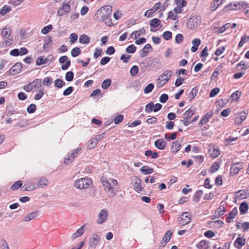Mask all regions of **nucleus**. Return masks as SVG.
<instances>
[{
	"label": "nucleus",
	"mask_w": 249,
	"mask_h": 249,
	"mask_svg": "<svg viewBox=\"0 0 249 249\" xmlns=\"http://www.w3.org/2000/svg\"><path fill=\"white\" fill-rule=\"evenodd\" d=\"M102 183L105 191L107 193L108 196L113 197L118 193V190L116 187L118 185V181L113 178H103Z\"/></svg>",
	"instance_id": "f257e3e1"
},
{
	"label": "nucleus",
	"mask_w": 249,
	"mask_h": 249,
	"mask_svg": "<svg viewBox=\"0 0 249 249\" xmlns=\"http://www.w3.org/2000/svg\"><path fill=\"white\" fill-rule=\"evenodd\" d=\"M173 74V71L169 70L165 71L163 74L160 75L158 79L157 82V86L159 87H161L164 84H165L169 79L171 78Z\"/></svg>",
	"instance_id": "f03ea898"
},
{
	"label": "nucleus",
	"mask_w": 249,
	"mask_h": 249,
	"mask_svg": "<svg viewBox=\"0 0 249 249\" xmlns=\"http://www.w3.org/2000/svg\"><path fill=\"white\" fill-rule=\"evenodd\" d=\"M91 183V181L89 178H84L76 180L74 185L76 188L83 189L88 188Z\"/></svg>",
	"instance_id": "7ed1b4c3"
},
{
	"label": "nucleus",
	"mask_w": 249,
	"mask_h": 249,
	"mask_svg": "<svg viewBox=\"0 0 249 249\" xmlns=\"http://www.w3.org/2000/svg\"><path fill=\"white\" fill-rule=\"evenodd\" d=\"M200 23V19L199 17H193L188 19L187 22V26L188 29L193 30L196 29Z\"/></svg>",
	"instance_id": "20e7f679"
},
{
	"label": "nucleus",
	"mask_w": 249,
	"mask_h": 249,
	"mask_svg": "<svg viewBox=\"0 0 249 249\" xmlns=\"http://www.w3.org/2000/svg\"><path fill=\"white\" fill-rule=\"evenodd\" d=\"M108 211L106 209H102L99 213L96 222L98 224H102L105 222L108 217Z\"/></svg>",
	"instance_id": "39448f33"
},
{
	"label": "nucleus",
	"mask_w": 249,
	"mask_h": 249,
	"mask_svg": "<svg viewBox=\"0 0 249 249\" xmlns=\"http://www.w3.org/2000/svg\"><path fill=\"white\" fill-rule=\"evenodd\" d=\"M41 86V80L36 79L32 82L30 83L28 85H25L23 87V89L27 92L31 91L33 89L37 86Z\"/></svg>",
	"instance_id": "423d86ee"
},
{
	"label": "nucleus",
	"mask_w": 249,
	"mask_h": 249,
	"mask_svg": "<svg viewBox=\"0 0 249 249\" xmlns=\"http://www.w3.org/2000/svg\"><path fill=\"white\" fill-rule=\"evenodd\" d=\"M131 183L134 189L137 192L142 191L143 188L142 185V180L138 177H135L131 180Z\"/></svg>",
	"instance_id": "0eeeda50"
},
{
	"label": "nucleus",
	"mask_w": 249,
	"mask_h": 249,
	"mask_svg": "<svg viewBox=\"0 0 249 249\" xmlns=\"http://www.w3.org/2000/svg\"><path fill=\"white\" fill-rule=\"evenodd\" d=\"M162 105L160 104L157 103L154 105L152 102H150L146 106L145 111L148 113L151 112L152 110L157 112L160 109Z\"/></svg>",
	"instance_id": "6e6552de"
},
{
	"label": "nucleus",
	"mask_w": 249,
	"mask_h": 249,
	"mask_svg": "<svg viewBox=\"0 0 249 249\" xmlns=\"http://www.w3.org/2000/svg\"><path fill=\"white\" fill-rule=\"evenodd\" d=\"M180 218L179 224L182 225H185L190 222L191 214L189 213H183Z\"/></svg>",
	"instance_id": "1a4fd4ad"
},
{
	"label": "nucleus",
	"mask_w": 249,
	"mask_h": 249,
	"mask_svg": "<svg viewBox=\"0 0 249 249\" xmlns=\"http://www.w3.org/2000/svg\"><path fill=\"white\" fill-rule=\"evenodd\" d=\"M243 168V163L237 162L233 164L231 167V173L233 175L237 174Z\"/></svg>",
	"instance_id": "9d476101"
},
{
	"label": "nucleus",
	"mask_w": 249,
	"mask_h": 249,
	"mask_svg": "<svg viewBox=\"0 0 249 249\" xmlns=\"http://www.w3.org/2000/svg\"><path fill=\"white\" fill-rule=\"evenodd\" d=\"M100 239L97 234H94L89 240V246L91 248H95L100 242Z\"/></svg>",
	"instance_id": "9b49d317"
},
{
	"label": "nucleus",
	"mask_w": 249,
	"mask_h": 249,
	"mask_svg": "<svg viewBox=\"0 0 249 249\" xmlns=\"http://www.w3.org/2000/svg\"><path fill=\"white\" fill-rule=\"evenodd\" d=\"M71 11V6L68 4H63V5L58 10L57 14L60 16H62Z\"/></svg>",
	"instance_id": "f8f14e48"
},
{
	"label": "nucleus",
	"mask_w": 249,
	"mask_h": 249,
	"mask_svg": "<svg viewBox=\"0 0 249 249\" xmlns=\"http://www.w3.org/2000/svg\"><path fill=\"white\" fill-rule=\"evenodd\" d=\"M22 65L20 63H16L10 69V72L12 75L18 74L21 70Z\"/></svg>",
	"instance_id": "ddd939ff"
},
{
	"label": "nucleus",
	"mask_w": 249,
	"mask_h": 249,
	"mask_svg": "<svg viewBox=\"0 0 249 249\" xmlns=\"http://www.w3.org/2000/svg\"><path fill=\"white\" fill-rule=\"evenodd\" d=\"M238 213V210L235 208L232 210L229 213V215L226 217V221L228 223L231 222L232 220L235 218Z\"/></svg>",
	"instance_id": "4468645a"
},
{
	"label": "nucleus",
	"mask_w": 249,
	"mask_h": 249,
	"mask_svg": "<svg viewBox=\"0 0 249 249\" xmlns=\"http://www.w3.org/2000/svg\"><path fill=\"white\" fill-rule=\"evenodd\" d=\"M236 227L238 229L242 230L243 232H246L249 229V222H237Z\"/></svg>",
	"instance_id": "2eb2a0df"
},
{
	"label": "nucleus",
	"mask_w": 249,
	"mask_h": 249,
	"mask_svg": "<svg viewBox=\"0 0 249 249\" xmlns=\"http://www.w3.org/2000/svg\"><path fill=\"white\" fill-rule=\"evenodd\" d=\"M50 56H48L47 57L44 58V56H39L37 58L36 62V65L37 66H40L42 64H45L47 63L48 61L51 60V59L52 58V56H51V59H50Z\"/></svg>",
	"instance_id": "dca6fc26"
},
{
	"label": "nucleus",
	"mask_w": 249,
	"mask_h": 249,
	"mask_svg": "<svg viewBox=\"0 0 249 249\" xmlns=\"http://www.w3.org/2000/svg\"><path fill=\"white\" fill-rule=\"evenodd\" d=\"M209 153L212 158H215L220 155V152L218 147L213 146L209 149Z\"/></svg>",
	"instance_id": "f3484780"
},
{
	"label": "nucleus",
	"mask_w": 249,
	"mask_h": 249,
	"mask_svg": "<svg viewBox=\"0 0 249 249\" xmlns=\"http://www.w3.org/2000/svg\"><path fill=\"white\" fill-rule=\"evenodd\" d=\"M155 146L160 150H163L165 148V142L163 139H159L155 141Z\"/></svg>",
	"instance_id": "a211bd4d"
},
{
	"label": "nucleus",
	"mask_w": 249,
	"mask_h": 249,
	"mask_svg": "<svg viewBox=\"0 0 249 249\" xmlns=\"http://www.w3.org/2000/svg\"><path fill=\"white\" fill-rule=\"evenodd\" d=\"M181 142L179 141H176L173 142L171 147L172 152L176 153L180 150Z\"/></svg>",
	"instance_id": "6ab92c4d"
},
{
	"label": "nucleus",
	"mask_w": 249,
	"mask_h": 249,
	"mask_svg": "<svg viewBox=\"0 0 249 249\" xmlns=\"http://www.w3.org/2000/svg\"><path fill=\"white\" fill-rule=\"evenodd\" d=\"M75 158V152H72L71 154H68L65 158L64 162L66 164L69 165L72 162Z\"/></svg>",
	"instance_id": "aec40b11"
},
{
	"label": "nucleus",
	"mask_w": 249,
	"mask_h": 249,
	"mask_svg": "<svg viewBox=\"0 0 249 249\" xmlns=\"http://www.w3.org/2000/svg\"><path fill=\"white\" fill-rule=\"evenodd\" d=\"M150 25L151 27L154 28L162 27V25L160 23V20L158 18L152 19L150 22Z\"/></svg>",
	"instance_id": "412c9836"
},
{
	"label": "nucleus",
	"mask_w": 249,
	"mask_h": 249,
	"mask_svg": "<svg viewBox=\"0 0 249 249\" xmlns=\"http://www.w3.org/2000/svg\"><path fill=\"white\" fill-rule=\"evenodd\" d=\"M249 209V206L247 203L242 202L239 206V211L241 214H246Z\"/></svg>",
	"instance_id": "4be33fe9"
},
{
	"label": "nucleus",
	"mask_w": 249,
	"mask_h": 249,
	"mask_svg": "<svg viewBox=\"0 0 249 249\" xmlns=\"http://www.w3.org/2000/svg\"><path fill=\"white\" fill-rule=\"evenodd\" d=\"M38 215L37 212H33L31 213H29L27 216H25L23 218V221L25 222H27L30 220H31L36 217H37Z\"/></svg>",
	"instance_id": "5701e85b"
},
{
	"label": "nucleus",
	"mask_w": 249,
	"mask_h": 249,
	"mask_svg": "<svg viewBox=\"0 0 249 249\" xmlns=\"http://www.w3.org/2000/svg\"><path fill=\"white\" fill-rule=\"evenodd\" d=\"M89 37L85 34H83L80 36L79 42L81 44H87L89 42Z\"/></svg>",
	"instance_id": "b1692460"
},
{
	"label": "nucleus",
	"mask_w": 249,
	"mask_h": 249,
	"mask_svg": "<svg viewBox=\"0 0 249 249\" xmlns=\"http://www.w3.org/2000/svg\"><path fill=\"white\" fill-rule=\"evenodd\" d=\"M198 249H210L208 244L205 240H202L198 242L196 245Z\"/></svg>",
	"instance_id": "393cba45"
},
{
	"label": "nucleus",
	"mask_w": 249,
	"mask_h": 249,
	"mask_svg": "<svg viewBox=\"0 0 249 249\" xmlns=\"http://www.w3.org/2000/svg\"><path fill=\"white\" fill-rule=\"evenodd\" d=\"M38 186L39 188H44L48 184V180L45 178H41L38 181Z\"/></svg>",
	"instance_id": "a878e982"
},
{
	"label": "nucleus",
	"mask_w": 249,
	"mask_h": 249,
	"mask_svg": "<svg viewBox=\"0 0 249 249\" xmlns=\"http://www.w3.org/2000/svg\"><path fill=\"white\" fill-rule=\"evenodd\" d=\"M151 49L152 47L149 44H146L142 50V54H141V56L142 57L146 56L147 54L149 53V50Z\"/></svg>",
	"instance_id": "bb28decb"
},
{
	"label": "nucleus",
	"mask_w": 249,
	"mask_h": 249,
	"mask_svg": "<svg viewBox=\"0 0 249 249\" xmlns=\"http://www.w3.org/2000/svg\"><path fill=\"white\" fill-rule=\"evenodd\" d=\"M194 110L191 107L186 110L183 114L184 118L185 119H189L194 114Z\"/></svg>",
	"instance_id": "cd10ccee"
},
{
	"label": "nucleus",
	"mask_w": 249,
	"mask_h": 249,
	"mask_svg": "<svg viewBox=\"0 0 249 249\" xmlns=\"http://www.w3.org/2000/svg\"><path fill=\"white\" fill-rule=\"evenodd\" d=\"M203 191L202 190H198L196 191L194 196V200L195 202L197 203L199 201L200 198L203 195Z\"/></svg>",
	"instance_id": "c85d7f7f"
},
{
	"label": "nucleus",
	"mask_w": 249,
	"mask_h": 249,
	"mask_svg": "<svg viewBox=\"0 0 249 249\" xmlns=\"http://www.w3.org/2000/svg\"><path fill=\"white\" fill-rule=\"evenodd\" d=\"M141 171L145 175L150 174L154 172V169L151 168H147L146 166H143L141 168Z\"/></svg>",
	"instance_id": "c756f323"
},
{
	"label": "nucleus",
	"mask_w": 249,
	"mask_h": 249,
	"mask_svg": "<svg viewBox=\"0 0 249 249\" xmlns=\"http://www.w3.org/2000/svg\"><path fill=\"white\" fill-rule=\"evenodd\" d=\"M97 144V142L95 140L94 138L91 139L89 141L87 144V147L89 149H92L95 147Z\"/></svg>",
	"instance_id": "7c9ffc66"
},
{
	"label": "nucleus",
	"mask_w": 249,
	"mask_h": 249,
	"mask_svg": "<svg viewBox=\"0 0 249 249\" xmlns=\"http://www.w3.org/2000/svg\"><path fill=\"white\" fill-rule=\"evenodd\" d=\"M249 41V36H248L247 35L243 36L238 44L239 47L241 48L243 47L244 44Z\"/></svg>",
	"instance_id": "2f4dec72"
},
{
	"label": "nucleus",
	"mask_w": 249,
	"mask_h": 249,
	"mask_svg": "<svg viewBox=\"0 0 249 249\" xmlns=\"http://www.w3.org/2000/svg\"><path fill=\"white\" fill-rule=\"evenodd\" d=\"M81 53V50L78 47H75L72 49L71 51V55L72 57H76Z\"/></svg>",
	"instance_id": "473e14b6"
},
{
	"label": "nucleus",
	"mask_w": 249,
	"mask_h": 249,
	"mask_svg": "<svg viewBox=\"0 0 249 249\" xmlns=\"http://www.w3.org/2000/svg\"><path fill=\"white\" fill-rule=\"evenodd\" d=\"M237 196L239 197L240 199H243L246 198L248 196V194L243 190H240L236 193Z\"/></svg>",
	"instance_id": "72a5a7b5"
},
{
	"label": "nucleus",
	"mask_w": 249,
	"mask_h": 249,
	"mask_svg": "<svg viewBox=\"0 0 249 249\" xmlns=\"http://www.w3.org/2000/svg\"><path fill=\"white\" fill-rule=\"evenodd\" d=\"M102 10L103 11V13L105 11V14L107 16H109L112 11V7L110 5H106L102 7Z\"/></svg>",
	"instance_id": "f704fd0d"
},
{
	"label": "nucleus",
	"mask_w": 249,
	"mask_h": 249,
	"mask_svg": "<svg viewBox=\"0 0 249 249\" xmlns=\"http://www.w3.org/2000/svg\"><path fill=\"white\" fill-rule=\"evenodd\" d=\"M213 114V111H210L207 113L206 114V115L203 117L202 119L203 121H204V122L206 123V124L209 121L210 119L212 117Z\"/></svg>",
	"instance_id": "c9c22d12"
},
{
	"label": "nucleus",
	"mask_w": 249,
	"mask_h": 249,
	"mask_svg": "<svg viewBox=\"0 0 249 249\" xmlns=\"http://www.w3.org/2000/svg\"><path fill=\"white\" fill-rule=\"evenodd\" d=\"M240 96L241 92L239 91H236L231 94V98L232 101H236Z\"/></svg>",
	"instance_id": "e433bc0d"
},
{
	"label": "nucleus",
	"mask_w": 249,
	"mask_h": 249,
	"mask_svg": "<svg viewBox=\"0 0 249 249\" xmlns=\"http://www.w3.org/2000/svg\"><path fill=\"white\" fill-rule=\"evenodd\" d=\"M22 185V182L20 180H18L15 182L11 187V189L12 190H15L18 189L19 187H21Z\"/></svg>",
	"instance_id": "4c0bfd02"
},
{
	"label": "nucleus",
	"mask_w": 249,
	"mask_h": 249,
	"mask_svg": "<svg viewBox=\"0 0 249 249\" xmlns=\"http://www.w3.org/2000/svg\"><path fill=\"white\" fill-rule=\"evenodd\" d=\"M111 80L110 79H107L105 80L102 85V88L103 89H107L111 85Z\"/></svg>",
	"instance_id": "58836bf2"
},
{
	"label": "nucleus",
	"mask_w": 249,
	"mask_h": 249,
	"mask_svg": "<svg viewBox=\"0 0 249 249\" xmlns=\"http://www.w3.org/2000/svg\"><path fill=\"white\" fill-rule=\"evenodd\" d=\"M65 83L62 80L57 79L54 81V85L56 87L61 88L64 85Z\"/></svg>",
	"instance_id": "ea45409f"
},
{
	"label": "nucleus",
	"mask_w": 249,
	"mask_h": 249,
	"mask_svg": "<svg viewBox=\"0 0 249 249\" xmlns=\"http://www.w3.org/2000/svg\"><path fill=\"white\" fill-rule=\"evenodd\" d=\"M1 35L3 37L5 38L8 37L10 35V30L8 28H4L1 32Z\"/></svg>",
	"instance_id": "a19ab883"
},
{
	"label": "nucleus",
	"mask_w": 249,
	"mask_h": 249,
	"mask_svg": "<svg viewBox=\"0 0 249 249\" xmlns=\"http://www.w3.org/2000/svg\"><path fill=\"white\" fill-rule=\"evenodd\" d=\"M136 50V47L134 45L132 44L126 48L125 51L128 53H134Z\"/></svg>",
	"instance_id": "79ce46f5"
},
{
	"label": "nucleus",
	"mask_w": 249,
	"mask_h": 249,
	"mask_svg": "<svg viewBox=\"0 0 249 249\" xmlns=\"http://www.w3.org/2000/svg\"><path fill=\"white\" fill-rule=\"evenodd\" d=\"M154 87V86L153 84L150 83L144 89V92L145 93H149L150 92L152 91L153 88Z\"/></svg>",
	"instance_id": "37998d69"
},
{
	"label": "nucleus",
	"mask_w": 249,
	"mask_h": 249,
	"mask_svg": "<svg viewBox=\"0 0 249 249\" xmlns=\"http://www.w3.org/2000/svg\"><path fill=\"white\" fill-rule=\"evenodd\" d=\"M65 78L67 81H71L73 78V72H72V71L67 72L66 74Z\"/></svg>",
	"instance_id": "c03bdc74"
},
{
	"label": "nucleus",
	"mask_w": 249,
	"mask_h": 249,
	"mask_svg": "<svg viewBox=\"0 0 249 249\" xmlns=\"http://www.w3.org/2000/svg\"><path fill=\"white\" fill-rule=\"evenodd\" d=\"M52 28L53 27L52 25L45 26L41 30V33L43 34H47L49 32L52 30Z\"/></svg>",
	"instance_id": "a18cd8bd"
},
{
	"label": "nucleus",
	"mask_w": 249,
	"mask_h": 249,
	"mask_svg": "<svg viewBox=\"0 0 249 249\" xmlns=\"http://www.w3.org/2000/svg\"><path fill=\"white\" fill-rule=\"evenodd\" d=\"M219 168V164L217 162H214L210 168L211 172L212 173L217 171Z\"/></svg>",
	"instance_id": "49530a36"
},
{
	"label": "nucleus",
	"mask_w": 249,
	"mask_h": 249,
	"mask_svg": "<svg viewBox=\"0 0 249 249\" xmlns=\"http://www.w3.org/2000/svg\"><path fill=\"white\" fill-rule=\"evenodd\" d=\"M36 109V106L35 104H31L27 108V111L29 113H34Z\"/></svg>",
	"instance_id": "de8ad7c7"
},
{
	"label": "nucleus",
	"mask_w": 249,
	"mask_h": 249,
	"mask_svg": "<svg viewBox=\"0 0 249 249\" xmlns=\"http://www.w3.org/2000/svg\"><path fill=\"white\" fill-rule=\"evenodd\" d=\"M139 71V68L137 66H133L130 70V74L132 76L136 75Z\"/></svg>",
	"instance_id": "09e8293b"
},
{
	"label": "nucleus",
	"mask_w": 249,
	"mask_h": 249,
	"mask_svg": "<svg viewBox=\"0 0 249 249\" xmlns=\"http://www.w3.org/2000/svg\"><path fill=\"white\" fill-rule=\"evenodd\" d=\"M197 93V89L196 88H194L192 89V90L190 93L189 96L190 97V100L193 99L195 98V97Z\"/></svg>",
	"instance_id": "8fccbe9b"
},
{
	"label": "nucleus",
	"mask_w": 249,
	"mask_h": 249,
	"mask_svg": "<svg viewBox=\"0 0 249 249\" xmlns=\"http://www.w3.org/2000/svg\"><path fill=\"white\" fill-rule=\"evenodd\" d=\"M11 10V8L7 6H4L2 9L0 11V14L1 15H4L7 13L9 12Z\"/></svg>",
	"instance_id": "3c124183"
},
{
	"label": "nucleus",
	"mask_w": 249,
	"mask_h": 249,
	"mask_svg": "<svg viewBox=\"0 0 249 249\" xmlns=\"http://www.w3.org/2000/svg\"><path fill=\"white\" fill-rule=\"evenodd\" d=\"M163 37L166 40H168L172 37V33L170 31H166L163 34Z\"/></svg>",
	"instance_id": "603ef678"
},
{
	"label": "nucleus",
	"mask_w": 249,
	"mask_h": 249,
	"mask_svg": "<svg viewBox=\"0 0 249 249\" xmlns=\"http://www.w3.org/2000/svg\"><path fill=\"white\" fill-rule=\"evenodd\" d=\"M53 83V80L51 77H46L43 82L44 85L47 86H50Z\"/></svg>",
	"instance_id": "864d4df0"
},
{
	"label": "nucleus",
	"mask_w": 249,
	"mask_h": 249,
	"mask_svg": "<svg viewBox=\"0 0 249 249\" xmlns=\"http://www.w3.org/2000/svg\"><path fill=\"white\" fill-rule=\"evenodd\" d=\"M168 18L173 20H176L178 18V16L175 12H174L171 11L169 12Z\"/></svg>",
	"instance_id": "5fc2aeb1"
},
{
	"label": "nucleus",
	"mask_w": 249,
	"mask_h": 249,
	"mask_svg": "<svg viewBox=\"0 0 249 249\" xmlns=\"http://www.w3.org/2000/svg\"><path fill=\"white\" fill-rule=\"evenodd\" d=\"M219 89L218 88H215L212 89L210 92V96L214 97L219 92Z\"/></svg>",
	"instance_id": "6e6d98bb"
},
{
	"label": "nucleus",
	"mask_w": 249,
	"mask_h": 249,
	"mask_svg": "<svg viewBox=\"0 0 249 249\" xmlns=\"http://www.w3.org/2000/svg\"><path fill=\"white\" fill-rule=\"evenodd\" d=\"M172 237V234H165L164 237L163 238L162 240L161 241V243L162 244H166L167 242L169 241V240L171 239Z\"/></svg>",
	"instance_id": "4d7b16f0"
},
{
	"label": "nucleus",
	"mask_w": 249,
	"mask_h": 249,
	"mask_svg": "<svg viewBox=\"0 0 249 249\" xmlns=\"http://www.w3.org/2000/svg\"><path fill=\"white\" fill-rule=\"evenodd\" d=\"M78 36L75 34L72 33L70 35V43L73 44L77 39Z\"/></svg>",
	"instance_id": "13d9d810"
},
{
	"label": "nucleus",
	"mask_w": 249,
	"mask_h": 249,
	"mask_svg": "<svg viewBox=\"0 0 249 249\" xmlns=\"http://www.w3.org/2000/svg\"><path fill=\"white\" fill-rule=\"evenodd\" d=\"M168 98V95L166 94H162L160 97V101L162 103H165Z\"/></svg>",
	"instance_id": "bf43d9fd"
},
{
	"label": "nucleus",
	"mask_w": 249,
	"mask_h": 249,
	"mask_svg": "<svg viewBox=\"0 0 249 249\" xmlns=\"http://www.w3.org/2000/svg\"><path fill=\"white\" fill-rule=\"evenodd\" d=\"M222 1L219 3H216L215 2L213 1L212 2L210 9L212 11H214L217 9V8L221 4Z\"/></svg>",
	"instance_id": "052dcab7"
},
{
	"label": "nucleus",
	"mask_w": 249,
	"mask_h": 249,
	"mask_svg": "<svg viewBox=\"0 0 249 249\" xmlns=\"http://www.w3.org/2000/svg\"><path fill=\"white\" fill-rule=\"evenodd\" d=\"M217 211L219 215H222L226 211V209L224 205H221L220 207L218 208Z\"/></svg>",
	"instance_id": "680f3d73"
},
{
	"label": "nucleus",
	"mask_w": 249,
	"mask_h": 249,
	"mask_svg": "<svg viewBox=\"0 0 249 249\" xmlns=\"http://www.w3.org/2000/svg\"><path fill=\"white\" fill-rule=\"evenodd\" d=\"M73 91V88L72 87H69L66 89L63 92V95L67 96L70 95Z\"/></svg>",
	"instance_id": "e2e57ef3"
},
{
	"label": "nucleus",
	"mask_w": 249,
	"mask_h": 249,
	"mask_svg": "<svg viewBox=\"0 0 249 249\" xmlns=\"http://www.w3.org/2000/svg\"><path fill=\"white\" fill-rule=\"evenodd\" d=\"M10 54L14 56H18L19 55V50L18 49H13L10 51Z\"/></svg>",
	"instance_id": "0e129e2a"
},
{
	"label": "nucleus",
	"mask_w": 249,
	"mask_h": 249,
	"mask_svg": "<svg viewBox=\"0 0 249 249\" xmlns=\"http://www.w3.org/2000/svg\"><path fill=\"white\" fill-rule=\"evenodd\" d=\"M183 36L182 34H178L176 37V42L177 43H181L183 40Z\"/></svg>",
	"instance_id": "69168bd1"
},
{
	"label": "nucleus",
	"mask_w": 249,
	"mask_h": 249,
	"mask_svg": "<svg viewBox=\"0 0 249 249\" xmlns=\"http://www.w3.org/2000/svg\"><path fill=\"white\" fill-rule=\"evenodd\" d=\"M124 117L122 115H118L117 117H116L114 119V124H118L120 123H121L123 120Z\"/></svg>",
	"instance_id": "338daca9"
},
{
	"label": "nucleus",
	"mask_w": 249,
	"mask_h": 249,
	"mask_svg": "<svg viewBox=\"0 0 249 249\" xmlns=\"http://www.w3.org/2000/svg\"><path fill=\"white\" fill-rule=\"evenodd\" d=\"M236 243L240 246H243L245 244V239L241 238H238L236 240Z\"/></svg>",
	"instance_id": "774afa93"
}]
</instances>
